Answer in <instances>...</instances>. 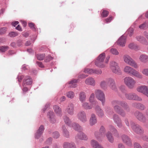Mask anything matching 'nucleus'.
I'll use <instances>...</instances> for the list:
<instances>
[{
    "instance_id": "f257e3e1",
    "label": "nucleus",
    "mask_w": 148,
    "mask_h": 148,
    "mask_svg": "<svg viewBox=\"0 0 148 148\" xmlns=\"http://www.w3.org/2000/svg\"><path fill=\"white\" fill-rule=\"evenodd\" d=\"M123 71L125 73L137 78L142 79L143 78V75L141 74L130 66H125L123 68Z\"/></svg>"
},
{
    "instance_id": "f03ea898",
    "label": "nucleus",
    "mask_w": 148,
    "mask_h": 148,
    "mask_svg": "<svg viewBox=\"0 0 148 148\" xmlns=\"http://www.w3.org/2000/svg\"><path fill=\"white\" fill-rule=\"evenodd\" d=\"M112 104L114 106V110L117 113H118L121 110L119 106H121L122 107H125V110L127 111H129V108L127 104L125 102H122L118 101H114L112 102Z\"/></svg>"
},
{
    "instance_id": "7ed1b4c3",
    "label": "nucleus",
    "mask_w": 148,
    "mask_h": 148,
    "mask_svg": "<svg viewBox=\"0 0 148 148\" xmlns=\"http://www.w3.org/2000/svg\"><path fill=\"white\" fill-rule=\"evenodd\" d=\"M123 59L126 63L135 69L138 68V66L137 64L129 55H125L123 56Z\"/></svg>"
},
{
    "instance_id": "20e7f679",
    "label": "nucleus",
    "mask_w": 148,
    "mask_h": 148,
    "mask_svg": "<svg viewBox=\"0 0 148 148\" xmlns=\"http://www.w3.org/2000/svg\"><path fill=\"white\" fill-rule=\"evenodd\" d=\"M125 84L130 88L132 89L136 84V81L131 77H127L124 79Z\"/></svg>"
},
{
    "instance_id": "39448f33",
    "label": "nucleus",
    "mask_w": 148,
    "mask_h": 148,
    "mask_svg": "<svg viewBox=\"0 0 148 148\" xmlns=\"http://www.w3.org/2000/svg\"><path fill=\"white\" fill-rule=\"evenodd\" d=\"M95 93L97 98L101 101L103 104L105 102V95L103 92L100 90H96Z\"/></svg>"
},
{
    "instance_id": "423d86ee",
    "label": "nucleus",
    "mask_w": 148,
    "mask_h": 148,
    "mask_svg": "<svg viewBox=\"0 0 148 148\" xmlns=\"http://www.w3.org/2000/svg\"><path fill=\"white\" fill-rule=\"evenodd\" d=\"M107 84L108 86L111 90H116L117 87L114 80L112 78L107 79Z\"/></svg>"
},
{
    "instance_id": "0eeeda50",
    "label": "nucleus",
    "mask_w": 148,
    "mask_h": 148,
    "mask_svg": "<svg viewBox=\"0 0 148 148\" xmlns=\"http://www.w3.org/2000/svg\"><path fill=\"white\" fill-rule=\"evenodd\" d=\"M125 98L127 99L138 101L141 100V98L134 93H126L125 94Z\"/></svg>"
},
{
    "instance_id": "6e6552de",
    "label": "nucleus",
    "mask_w": 148,
    "mask_h": 148,
    "mask_svg": "<svg viewBox=\"0 0 148 148\" xmlns=\"http://www.w3.org/2000/svg\"><path fill=\"white\" fill-rule=\"evenodd\" d=\"M136 90L138 92L143 93L148 97V87L145 85L138 86Z\"/></svg>"
},
{
    "instance_id": "1a4fd4ad",
    "label": "nucleus",
    "mask_w": 148,
    "mask_h": 148,
    "mask_svg": "<svg viewBox=\"0 0 148 148\" xmlns=\"http://www.w3.org/2000/svg\"><path fill=\"white\" fill-rule=\"evenodd\" d=\"M131 126L133 130L137 133L141 134L143 132V130L140 127L136 124L134 123L131 122Z\"/></svg>"
},
{
    "instance_id": "9d476101",
    "label": "nucleus",
    "mask_w": 148,
    "mask_h": 148,
    "mask_svg": "<svg viewBox=\"0 0 148 148\" xmlns=\"http://www.w3.org/2000/svg\"><path fill=\"white\" fill-rule=\"evenodd\" d=\"M110 59V57L108 56L106 57L104 62H101L99 60H97L95 62V64L97 66L103 68L106 66L105 63L107 64L108 63Z\"/></svg>"
},
{
    "instance_id": "9b49d317",
    "label": "nucleus",
    "mask_w": 148,
    "mask_h": 148,
    "mask_svg": "<svg viewBox=\"0 0 148 148\" xmlns=\"http://www.w3.org/2000/svg\"><path fill=\"white\" fill-rule=\"evenodd\" d=\"M134 115L136 118L139 121L143 122L146 121V119L142 113L138 111H136Z\"/></svg>"
},
{
    "instance_id": "f8f14e48",
    "label": "nucleus",
    "mask_w": 148,
    "mask_h": 148,
    "mask_svg": "<svg viewBox=\"0 0 148 148\" xmlns=\"http://www.w3.org/2000/svg\"><path fill=\"white\" fill-rule=\"evenodd\" d=\"M77 117L83 123L87 121L86 115L84 111H80L77 114Z\"/></svg>"
},
{
    "instance_id": "ddd939ff",
    "label": "nucleus",
    "mask_w": 148,
    "mask_h": 148,
    "mask_svg": "<svg viewBox=\"0 0 148 148\" xmlns=\"http://www.w3.org/2000/svg\"><path fill=\"white\" fill-rule=\"evenodd\" d=\"M74 107L72 103H69L66 110V112L69 115H72L74 114Z\"/></svg>"
},
{
    "instance_id": "4468645a",
    "label": "nucleus",
    "mask_w": 148,
    "mask_h": 148,
    "mask_svg": "<svg viewBox=\"0 0 148 148\" xmlns=\"http://www.w3.org/2000/svg\"><path fill=\"white\" fill-rule=\"evenodd\" d=\"M76 140H87L88 139L87 136L84 133L82 132H79L75 136Z\"/></svg>"
},
{
    "instance_id": "2eb2a0df",
    "label": "nucleus",
    "mask_w": 148,
    "mask_h": 148,
    "mask_svg": "<svg viewBox=\"0 0 148 148\" xmlns=\"http://www.w3.org/2000/svg\"><path fill=\"white\" fill-rule=\"evenodd\" d=\"M122 138L123 142L127 145L130 147L132 146L131 140L127 135H124L122 136Z\"/></svg>"
},
{
    "instance_id": "dca6fc26",
    "label": "nucleus",
    "mask_w": 148,
    "mask_h": 148,
    "mask_svg": "<svg viewBox=\"0 0 148 148\" xmlns=\"http://www.w3.org/2000/svg\"><path fill=\"white\" fill-rule=\"evenodd\" d=\"M85 82L86 85L93 86H95L96 84L94 78L91 77L86 79Z\"/></svg>"
},
{
    "instance_id": "f3484780",
    "label": "nucleus",
    "mask_w": 148,
    "mask_h": 148,
    "mask_svg": "<svg viewBox=\"0 0 148 148\" xmlns=\"http://www.w3.org/2000/svg\"><path fill=\"white\" fill-rule=\"evenodd\" d=\"M126 38L125 36H121L118 40L117 44L121 47L124 46L126 42Z\"/></svg>"
},
{
    "instance_id": "a211bd4d",
    "label": "nucleus",
    "mask_w": 148,
    "mask_h": 148,
    "mask_svg": "<svg viewBox=\"0 0 148 148\" xmlns=\"http://www.w3.org/2000/svg\"><path fill=\"white\" fill-rule=\"evenodd\" d=\"M90 144L93 148H104L97 141L94 139L90 141Z\"/></svg>"
},
{
    "instance_id": "6ab92c4d",
    "label": "nucleus",
    "mask_w": 148,
    "mask_h": 148,
    "mask_svg": "<svg viewBox=\"0 0 148 148\" xmlns=\"http://www.w3.org/2000/svg\"><path fill=\"white\" fill-rule=\"evenodd\" d=\"M136 38L137 40L140 43L145 45H148V42L144 37L141 36H136Z\"/></svg>"
},
{
    "instance_id": "aec40b11",
    "label": "nucleus",
    "mask_w": 148,
    "mask_h": 148,
    "mask_svg": "<svg viewBox=\"0 0 148 148\" xmlns=\"http://www.w3.org/2000/svg\"><path fill=\"white\" fill-rule=\"evenodd\" d=\"M108 129L110 132L113 133L114 136L116 138L119 137V134L117 130L112 125L109 126Z\"/></svg>"
},
{
    "instance_id": "412c9836",
    "label": "nucleus",
    "mask_w": 148,
    "mask_h": 148,
    "mask_svg": "<svg viewBox=\"0 0 148 148\" xmlns=\"http://www.w3.org/2000/svg\"><path fill=\"white\" fill-rule=\"evenodd\" d=\"M44 130V128L43 126L42 125H40L38 131L36 134V138H39L42 133Z\"/></svg>"
},
{
    "instance_id": "4be33fe9",
    "label": "nucleus",
    "mask_w": 148,
    "mask_h": 148,
    "mask_svg": "<svg viewBox=\"0 0 148 148\" xmlns=\"http://www.w3.org/2000/svg\"><path fill=\"white\" fill-rule=\"evenodd\" d=\"M89 122L90 125L91 126L94 125L97 122V118L94 114H91Z\"/></svg>"
},
{
    "instance_id": "5701e85b",
    "label": "nucleus",
    "mask_w": 148,
    "mask_h": 148,
    "mask_svg": "<svg viewBox=\"0 0 148 148\" xmlns=\"http://www.w3.org/2000/svg\"><path fill=\"white\" fill-rule=\"evenodd\" d=\"M106 135L108 141L111 143H113L114 141V139L110 132L108 131Z\"/></svg>"
},
{
    "instance_id": "b1692460",
    "label": "nucleus",
    "mask_w": 148,
    "mask_h": 148,
    "mask_svg": "<svg viewBox=\"0 0 148 148\" xmlns=\"http://www.w3.org/2000/svg\"><path fill=\"white\" fill-rule=\"evenodd\" d=\"M113 119L114 122L117 124V126L119 127H121L122 126V124L121 120L119 117L118 116L114 115L113 117Z\"/></svg>"
},
{
    "instance_id": "393cba45",
    "label": "nucleus",
    "mask_w": 148,
    "mask_h": 148,
    "mask_svg": "<svg viewBox=\"0 0 148 148\" xmlns=\"http://www.w3.org/2000/svg\"><path fill=\"white\" fill-rule=\"evenodd\" d=\"M139 60L141 62L145 63L148 61V56L145 54H141L140 56Z\"/></svg>"
},
{
    "instance_id": "a878e982",
    "label": "nucleus",
    "mask_w": 148,
    "mask_h": 148,
    "mask_svg": "<svg viewBox=\"0 0 148 148\" xmlns=\"http://www.w3.org/2000/svg\"><path fill=\"white\" fill-rule=\"evenodd\" d=\"M86 95L85 93L83 91L80 92L79 95V99L82 102L86 100Z\"/></svg>"
},
{
    "instance_id": "bb28decb",
    "label": "nucleus",
    "mask_w": 148,
    "mask_h": 148,
    "mask_svg": "<svg viewBox=\"0 0 148 148\" xmlns=\"http://www.w3.org/2000/svg\"><path fill=\"white\" fill-rule=\"evenodd\" d=\"M95 110L97 114L99 116L101 117L103 115V111L99 106H96Z\"/></svg>"
},
{
    "instance_id": "cd10ccee",
    "label": "nucleus",
    "mask_w": 148,
    "mask_h": 148,
    "mask_svg": "<svg viewBox=\"0 0 148 148\" xmlns=\"http://www.w3.org/2000/svg\"><path fill=\"white\" fill-rule=\"evenodd\" d=\"M54 114L52 112H49L47 114V116L49 118L50 121L52 123H54L56 122V120L54 118Z\"/></svg>"
},
{
    "instance_id": "c85d7f7f",
    "label": "nucleus",
    "mask_w": 148,
    "mask_h": 148,
    "mask_svg": "<svg viewBox=\"0 0 148 148\" xmlns=\"http://www.w3.org/2000/svg\"><path fill=\"white\" fill-rule=\"evenodd\" d=\"M111 70L113 73L116 74L120 75L121 74V69L119 66H116L111 69Z\"/></svg>"
},
{
    "instance_id": "c756f323",
    "label": "nucleus",
    "mask_w": 148,
    "mask_h": 148,
    "mask_svg": "<svg viewBox=\"0 0 148 148\" xmlns=\"http://www.w3.org/2000/svg\"><path fill=\"white\" fill-rule=\"evenodd\" d=\"M53 108L56 114L59 116L61 115L62 110L60 107L58 106L55 105L53 106Z\"/></svg>"
},
{
    "instance_id": "7c9ffc66",
    "label": "nucleus",
    "mask_w": 148,
    "mask_h": 148,
    "mask_svg": "<svg viewBox=\"0 0 148 148\" xmlns=\"http://www.w3.org/2000/svg\"><path fill=\"white\" fill-rule=\"evenodd\" d=\"M93 103L89 104L88 103L84 102L83 103L82 106L83 108L86 110H90L92 108Z\"/></svg>"
},
{
    "instance_id": "2f4dec72",
    "label": "nucleus",
    "mask_w": 148,
    "mask_h": 148,
    "mask_svg": "<svg viewBox=\"0 0 148 148\" xmlns=\"http://www.w3.org/2000/svg\"><path fill=\"white\" fill-rule=\"evenodd\" d=\"M133 106L134 107L142 110H144L145 108L144 105L140 103H135L133 104Z\"/></svg>"
},
{
    "instance_id": "473e14b6",
    "label": "nucleus",
    "mask_w": 148,
    "mask_h": 148,
    "mask_svg": "<svg viewBox=\"0 0 148 148\" xmlns=\"http://www.w3.org/2000/svg\"><path fill=\"white\" fill-rule=\"evenodd\" d=\"M100 86L101 88L104 90H106L108 86L107 84V79L106 80H103L101 81L100 83Z\"/></svg>"
},
{
    "instance_id": "72a5a7b5",
    "label": "nucleus",
    "mask_w": 148,
    "mask_h": 148,
    "mask_svg": "<svg viewBox=\"0 0 148 148\" xmlns=\"http://www.w3.org/2000/svg\"><path fill=\"white\" fill-rule=\"evenodd\" d=\"M62 129L63 136L66 138H68L69 136V132L65 126H63Z\"/></svg>"
},
{
    "instance_id": "f704fd0d",
    "label": "nucleus",
    "mask_w": 148,
    "mask_h": 148,
    "mask_svg": "<svg viewBox=\"0 0 148 148\" xmlns=\"http://www.w3.org/2000/svg\"><path fill=\"white\" fill-rule=\"evenodd\" d=\"M98 131H96L94 133V135L96 139L99 141L101 140L102 138L103 137L101 134Z\"/></svg>"
},
{
    "instance_id": "c9c22d12",
    "label": "nucleus",
    "mask_w": 148,
    "mask_h": 148,
    "mask_svg": "<svg viewBox=\"0 0 148 148\" xmlns=\"http://www.w3.org/2000/svg\"><path fill=\"white\" fill-rule=\"evenodd\" d=\"M24 82L27 85H30L32 84V79L29 76H27L24 79Z\"/></svg>"
},
{
    "instance_id": "e433bc0d",
    "label": "nucleus",
    "mask_w": 148,
    "mask_h": 148,
    "mask_svg": "<svg viewBox=\"0 0 148 148\" xmlns=\"http://www.w3.org/2000/svg\"><path fill=\"white\" fill-rule=\"evenodd\" d=\"M72 127L75 130L79 131L82 130V127L78 124L74 123L72 124Z\"/></svg>"
},
{
    "instance_id": "4c0bfd02",
    "label": "nucleus",
    "mask_w": 148,
    "mask_h": 148,
    "mask_svg": "<svg viewBox=\"0 0 148 148\" xmlns=\"http://www.w3.org/2000/svg\"><path fill=\"white\" fill-rule=\"evenodd\" d=\"M77 80L75 79L69 82V84L70 85V87L75 88L77 86Z\"/></svg>"
},
{
    "instance_id": "58836bf2",
    "label": "nucleus",
    "mask_w": 148,
    "mask_h": 148,
    "mask_svg": "<svg viewBox=\"0 0 148 148\" xmlns=\"http://www.w3.org/2000/svg\"><path fill=\"white\" fill-rule=\"evenodd\" d=\"M66 95L68 98L71 99H73L75 96L74 92L72 91H69L67 92L66 93Z\"/></svg>"
},
{
    "instance_id": "ea45409f",
    "label": "nucleus",
    "mask_w": 148,
    "mask_h": 148,
    "mask_svg": "<svg viewBox=\"0 0 148 148\" xmlns=\"http://www.w3.org/2000/svg\"><path fill=\"white\" fill-rule=\"evenodd\" d=\"M106 54L104 53L100 54L98 57L97 60L101 62H104V60L105 58Z\"/></svg>"
},
{
    "instance_id": "a19ab883",
    "label": "nucleus",
    "mask_w": 148,
    "mask_h": 148,
    "mask_svg": "<svg viewBox=\"0 0 148 148\" xmlns=\"http://www.w3.org/2000/svg\"><path fill=\"white\" fill-rule=\"evenodd\" d=\"M94 69L86 68L84 70V72L88 74L92 75L94 74Z\"/></svg>"
},
{
    "instance_id": "79ce46f5",
    "label": "nucleus",
    "mask_w": 148,
    "mask_h": 148,
    "mask_svg": "<svg viewBox=\"0 0 148 148\" xmlns=\"http://www.w3.org/2000/svg\"><path fill=\"white\" fill-rule=\"evenodd\" d=\"M64 121L66 124L68 126H70L71 123V121L69 117L65 116L63 118Z\"/></svg>"
},
{
    "instance_id": "37998d69",
    "label": "nucleus",
    "mask_w": 148,
    "mask_h": 148,
    "mask_svg": "<svg viewBox=\"0 0 148 148\" xmlns=\"http://www.w3.org/2000/svg\"><path fill=\"white\" fill-rule=\"evenodd\" d=\"M129 48L131 49L136 50L138 48V47L133 43H130L128 45Z\"/></svg>"
},
{
    "instance_id": "c03bdc74",
    "label": "nucleus",
    "mask_w": 148,
    "mask_h": 148,
    "mask_svg": "<svg viewBox=\"0 0 148 148\" xmlns=\"http://www.w3.org/2000/svg\"><path fill=\"white\" fill-rule=\"evenodd\" d=\"M37 59L39 60H42L45 58V54H38L36 56Z\"/></svg>"
},
{
    "instance_id": "a18cd8bd",
    "label": "nucleus",
    "mask_w": 148,
    "mask_h": 148,
    "mask_svg": "<svg viewBox=\"0 0 148 148\" xmlns=\"http://www.w3.org/2000/svg\"><path fill=\"white\" fill-rule=\"evenodd\" d=\"M119 66L117 63L114 61H111L110 63V67L111 69L115 67L116 66Z\"/></svg>"
},
{
    "instance_id": "49530a36",
    "label": "nucleus",
    "mask_w": 148,
    "mask_h": 148,
    "mask_svg": "<svg viewBox=\"0 0 148 148\" xmlns=\"http://www.w3.org/2000/svg\"><path fill=\"white\" fill-rule=\"evenodd\" d=\"M99 132L103 136H105V134L106 132V130L104 127L101 126L99 130Z\"/></svg>"
},
{
    "instance_id": "de8ad7c7",
    "label": "nucleus",
    "mask_w": 148,
    "mask_h": 148,
    "mask_svg": "<svg viewBox=\"0 0 148 148\" xmlns=\"http://www.w3.org/2000/svg\"><path fill=\"white\" fill-rule=\"evenodd\" d=\"M109 14V12L107 10H103L101 14V16L102 17H107Z\"/></svg>"
},
{
    "instance_id": "09e8293b",
    "label": "nucleus",
    "mask_w": 148,
    "mask_h": 148,
    "mask_svg": "<svg viewBox=\"0 0 148 148\" xmlns=\"http://www.w3.org/2000/svg\"><path fill=\"white\" fill-rule=\"evenodd\" d=\"M110 53L112 54L117 55L119 54V52L117 50L114 48H112L110 50Z\"/></svg>"
},
{
    "instance_id": "8fccbe9b",
    "label": "nucleus",
    "mask_w": 148,
    "mask_h": 148,
    "mask_svg": "<svg viewBox=\"0 0 148 148\" xmlns=\"http://www.w3.org/2000/svg\"><path fill=\"white\" fill-rule=\"evenodd\" d=\"M95 95L93 93L91 94L89 97V101L90 103H92L95 101Z\"/></svg>"
},
{
    "instance_id": "3c124183",
    "label": "nucleus",
    "mask_w": 148,
    "mask_h": 148,
    "mask_svg": "<svg viewBox=\"0 0 148 148\" xmlns=\"http://www.w3.org/2000/svg\"><path fill=\"white\" fill-rule=\"evenodd\" d=\"M9 47L7 46H2L0 47V51L2 52H5L8 49Z\"/></svg>"
},
{
    "instance_id": "603ef678",
    "label": "nucleus",
    "mask_w": 148,
    "mask_h": 148,
    "mask_svg": "<svg viewBox=\"0 0 148 148\" xmlns=\"http://www.w3.org/2000/svg\"><path fill=\"white\" fill-rule=\"evenodd\" d=\"M123 107L124 108V111L122 109H121L118 113L122 116H125V112H128V111H127L125 110V107Z\"/></svg>"
},
{
    "instance_id": "864d4df0",
    "label": "nucleus",
    "mask_w": 148,
    "mask_h": 148,
    "mask_svg": "<svg viewBox=\"0 0 148 148\" xmlns=\"http://www.w3.org/2000/svg\"><path fill=\"white\" fill-rule=\"evenodd\" d=\"M141 73L143 75L148 76V68L143 69L141 71Z\"/></svg>"
},
{
    "instance_id": "5fc2aeb1",
    "label": "nucleus",
    "mask_w": 148,
    "mask_h": 148,
    "mask_svg": "<svg viewBox=\"0 0 148 148\" xmlns=\"http://www.w3.org/2000/svg\"><path fill=\"white\" fill-rule=\"evenodd\" d=\"M18 34L16 32H12L9 34V36L12 37H14L17 36Z\"/></svg>"
},
{
    "instance_id": "6e6d98bb",
    "label": "nucleus",
    "mask_w": 148,
    "mask_h": 148,
    "mask_svg": "<svg viewBox=\"0 0 148 148\" xmlns=\"http://www.w3.org/2000/svg\"><path fill=\"white\" fill-rule=\"evenodd\" d=\"M53 136L54 138H57L59 137L60 134L58 132H55L53 133Z\"/></svg>"
},
{
    "instance_id": "4d7b16f0",
    "label": "nucleus",
    "mask_w": 148,
    "mask_h": 148,
    "mask_svg": "<svg viewBox=\"0 0 148 148\" xmlns=\"http://www.w3.org/2000/svg\"><path fill=\"white\" fill-rule=\"evenodd\" d=\"M53 59V58L50 56H48L46 57L45 59V60L46 62H48L50 61L51 60Z\"/></svg>"
},
{
    "instance_id": "13d9d810",
    "label": "nucleus",
    "mask_w": 148,
    "mask_h": 148,
    "mask_svg": "<svg viewBox=\"0 0 148 148\" xmlns=\"http://www.w3.org/2000/svg\"><path fill=\"white\" fill-rule=\"evenodd\" d=\"M70 143L66 142L63 144V148H69Z\"/></svg>"
},
{
    "instance_id": "bf43d9fd",
    "label": "nucleus",
    "mask_w": 148,
    "mask_h": 148,
    "mask_svg": "<svg viewBox=\"0 0 148 148\" xmlns=\"http://www.w3.org/2000/svg\"><path fill=\"white\" fill-rule=\"evenodd\" d=\"M128 34L129 36H131L133 35L134 32V30L132 28L129 29L128 31Z\"/></svg>"
},
{
    "instance_id": "052dcab7",
    "label": "nucleus",
    "mask_w": 148,
    "mask_h": 148,
    "mask_svg": "<svg viewBox=\"0 0 148 148\" xmlns=\"http://www.w3.org/2000/svg\"><path fill=\"white\" fill-rule=\"evenodd\" d=\"M94 74L97 75L101 74L102 73V71L100 69L97 70L96 69H94Z\"/></svg>"
},
{
    "instance_id": "680f3d73",
    "label": "nucleus",
    "mask_w": 148,
    "mask_h": 148,
    "mask_svg": "<svg viewBox=\"0 0 148 148\" xmlns=\"http://www.w3.org/2000/svg\"><path fill=\"white\" fill-rule=\"evenodd\" d=\"M6 28L5 27H4L0 29V34H4L6 32Z\"/></svg>"
},
{
    "instance_id": "e2e57ef3",
    "label": "nucleus",
    "mask_w": 148,
    "mask_h": 148,
    "mask_svg": "<svg viewBox=\"0 0 148 148\" xmlns=\"http://www.w3.org/2000/svg\"><path fill=\"white\" fill-rule=\"evenodd\" d=\"M113 17L112 16H110L109 18L105 19L106 23H108L109 22H110L113 19Z\"/></svg>"
},
{
    "instance_id": "0e129e2a",
    "label": "nucleus",
    "mask_w": 148,
    "mask_h": 148,
    "mask_svg": "<svg viewBox=\"0 0 148 148\" xmlns=\"http://www.w3.org/2000/svg\"><path fill=\"white\" fill-rule=\"evenodd\" d=\"M29 26L32 28L33 30H35L36 29L35 28L34 25L33 23H29L28 24Z\"/></svg>"
},
{
    "instance_id": "69168bd1",
    "label": "nucleus",
    "mask_w": 148,
    "mask_h": 148,
    "mask_svg": "<svg viewBox=\"0 0 148 148\" xmlns=\"http://www.w3.org/2000/svg\"><path fill=\"white\" fill-rule=\"evenodd\" d=\"M134 148H142L139 144L137 143H135L134 144Z\"/></svg>"
},
{
    "instance_id": "338daca9",
    "label": "nucleus",
    "mask_w": 148,
    "mask_h": 148,
    "mask_svg": "<svg viewBox=\"0 0 148 148\" xmlns=\"http://www.w3.org/2000/svg\"><path fill=\"white\" fill-rule=\"evenodd\" d=\"M69 148H76L75 144L73 142L70 143Z\"/></svg>"
},
{
    "instance_id": "774afa93",
    "label": "nucleus",
    "mask_w": 148,
    "mask_h": 148,
    "mask_svg": "<svg viewBox=\"0 0 148 148\" xmlns=\"http://www.w3.org/2000/svg\"><path fill=\"white\" fill-rule=\"evenodd\" d=\"M36 63L39 67L41 68H43L44 67V65L41 62L38 61L36 62Z\"/></svg>"
}]
</instances>
